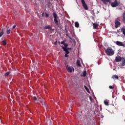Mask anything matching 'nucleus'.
<instances>
[{"label": "nucleus", "instance_id": "obj_35", "mask_svg": "<svg viewBox=\"0 0 125 125\" xmlns=\"http://www.w3.org/2000/svg\"><path fill=\"white\" fill-rule=\"evenodd\" d=\"M67 50H71V48H67Z\"/></svg>", "mask_w": 125, "mask_h": 125}, {"label": "nucleus", "instance_id": "obj_17", "mask_svg": "<svg viewBox=\"0 0 125 125\" xmlns=\"http://www.w3.org/2000/svg\"><path fill=\"white\" fill-rule=\"evenodd\" d=\"M112 78L113 79L118 80L119 77L118 75H114L113 76H112Z\"/></svg>", "mask_w": 125, "mask_h": 125}, {"label": "nucleus", "instance_id": "obj_29", "mask_svg": "<svg viewBox=\"0 0 125 125\" xmlns=\"http://www.w3.org/2000/svg\"><path fill=\"white\" fill-rule=\"evenodd\" d=\"M33 100H34V101H37V98L36 96H34V97H33Z\"/></svg>", "mask_w": 125, "mask_h": 125}, {"label": "nucleus", "instance_id": "obj_5", "mask_svg": "<svg viewBox=\"0 0 125 125\" xmlns=\"http://www.w3.org/2000/svg\"><path fill=\"white\" fill-rule=\"evenodd\" d=\"M119 4V3L118 1L115 0L114 2H112L111 3V6H112V7H117V6H118Z\"/></svg>", "mask_w": 125, "mask_h": 125}, {"label": "nucleus", "instance_id": "obj_23", "mask_svg": "<svg viewBox=\"0 0 125 125\" xmlns=\"http://www.w3.org/2000/svg\"><path fill=\"white\" fill-rule=\"evenodd\" d=\"M6 32H7V34H8V35H9V34H10L11 33V29L7 28L6 30Z\"/></svg>", "mask_w": 125, "mask_h": 125}, {"label": "nucleus", "instance_id": "obj_20", "mask_svg": "<svg viewBox=\"0 0 125 125\" xmlns=\"http://www.w3.org/2000/svg\"><path fill=\"white\" fill-rule=\"evenodd\" d=\"M2 45L3 46H5V45H7V42H6V41L5 40H3L2 42Z\"/></svg>", "mask_w": 125, "mask_h": 125}, {"label": "nucleus", "instance_id": "obj_6", "mask_svg": "<svg viewBox=\"0 0 125 125\" xmlns=\"http://www.w3.org/2000/svg\"><path fill=\"white\" fill-rule=\"evenodd\" d=\"M81 2L82 3L83 8H84L85 9V10H88V6H87L86 4L85 3L84 0H81Z\"/></svg>", "mask_w": 125, "mask_h": 125}, {"label": "nucleus", "instance_id": "obj_10", "mask_svg": "<svg viewBox=\"0 0 125 125\" xmlns=\"http://www.w3.org/2000/svg\"><path fill=\"white\" fill-rule=\"evenodd\" d=\"M61 47L62 49L63 50V51L65 52V54H69V51L68 50V49H66V48H65L63 45H62Z\"/></svg>", "mask_w": 125, "mask_h": 125}, {"label": "nucleus", "instance_id": "obj_7", "mask_svg": "<svg viewBox=\"0 0 125 125\" xmlns=\"http://www.w3.org/2000/svg\"><path fill=\"white\" fill-rule=\"evenodd\" d=\"M121 25V23L120 22V20L119 19H116L115 21V27L116 28H118V27H120Z\"/></svg>", "mask_w": 125, "mask_h": 125}, {"label": "nucleus", "instance_id": "obj_32", "mask_svg": "<svg viewBox=\"0 0 125 125\" xmlns=\"http://www.w3.org/2000/svg\"><path fill=\"white\" fill-rule=\"evenodd\" d=\"M54 45H57V41H56L54 42Z\"/></svg>", "mask_w": 125, "mask_h": 125}, {"label": "nucleus", "instance_id": "obj_1", "mask_svg": "<svg viewBox=\"0 0 125 125\" xmlns=\"http://www.w3.org/2000/svg\"><path fill=\"white\" fill-rule=\"evenodd\" d=\"M104 52L108 56H112L114 54V51L110 47H108Z\"/></svg>", "mask_w": 125, "mask_h": 125}, {"label": "nucleus", "instance_id": "obj_31", "mask_svg": "<svg viewBox=\"0 0 125 125\" xmlns=\"http://www.w3.org/2000/svg\"><path fill=\"white\" fill-rule=\"evenodd\" d=\"M89 100H90V101H92L93 99L91 96H89Z\"/></svg>", "mask_w": 125, "mask_h": 125}, {"label": "nucleus", "instance_id": "obj_15", "mask_svg": "<svg viewBox=\"0 0 125 125\" xmlns=\"http://www.w3.org/2000/svg\"><path fill=\"white\" fill-rule=\"evenodd\" d=\"M104 104L106 106H108L109 105V100H104Z\"/></svg>", "mask_w": 125, "mask_h": 125}, {"label": "nucleus", "instance_id": "obj_21", "mask_svg": "<svg viewBox=\"0 0 125 125\" xmlns=\"http://www.w3.org/2000/svg\"><path fill=\"white\" fill-rule=\"evenodd\" d=\"M84 87L85 89L86 90V91L88 93H90V91H89V89L88 88V87H87L86 85H84Z\"/></svg>", "mask_w": 125, "mask_h": 125}, {"label": "nucleus", "instance_id": "obj_11", "mask_svg": "<svg viewBox=\"0 0 125 125\" xmlns=\"http://www.w3.org/2000/svg\"><path fill=\"white\" fill-rule=\"evenodd\" d=\"M122 66H125V58L124 57H122Z\"/></svg>", "mask_w": 125, "mask_h": 125}, {"label": "nucleus", "instance_id": "obj_3", "mask_svg": "<svg viewBox=\"0 0 125 125\" xmlns=\"http://www.w3.org/2000/svg\"><path fill=\"white\" fill-rule=\"evenodd\" d=\"M54 21L56 25H58V17L56 13H53Z\"/></svg>", "mask_w": 125, "mask_h": 125}, {"label": "nucleus", "instance_id": "obj_8", "mask_svg": "<svg viewBox=\"0 0 125 125\" xmlns=\"http://www.w3.org/2000/svg\"><path fill=\"white\" fill-rule=\"evenodd\" d=\"M122 60V57L120 56H116L115 58V62H119Z\"/></svg>", "mask_w": 125, "mask_h": 125}, {"label": "nucleus", "instance_id": "obj_24", "mask_svg": "<svg viewBox=\"0 0 125 125\" xmlns=\"http://www.w3.org/2000/svg\"><path fill=\"white\" fill-rule=\"evenodd\" d=\"M64 48H66V49H68V43H65L64 45Z\"/></svg>", "mask_w": 125, "mask_h": 125}, {"label": "nucleus", "instance_id": "obj_13", "mask_svg": "<svg viewBox=\"0 0 125 125\" xmlns=\"http://www.w3.org/2000/svg\"><path fill=\"white\" fill-rule=\"evenodd\" d=\"M99 26V24L97 23H94L93 24V27L94 29H97Z\"/></svg>", "mask_w": 125, "mask_h": 125}, {"label": "nucleus", "instance_id": "obj_12", "mask_svg": "<svg viewBox=\"0 0 125 125\" xmlns=\"http://www.w3.org/2000/svg\"><path fill=\"white\" fill-rule=\"evenodd\" d=\"M101 1H103L104 4H107V2H109V3L111 2L109 0H101Z\"/></svg>", "mask_w": 125, "mask_h": 125}, {"label": "nucleus", "instance_id": "obj_34", "mask_svg": "<svg viewBox=\"0 0 125 125\" xmlns=\"http://www.w3.org/2000/svg\"><path fill=\"white\" fill-rule=\"evenodd\" d=\"M65 58H68V54H65L64 55Z\"/></svg>", "mask_w": 125, "mask_h": 125}, {"label": "nucleus", "instance_id": "obj_14", "mask_svg": "<svg viewBox=\"0 0 125 125\" xmlns=\"http://www.w3.org/2000/svg\"><path fill=\"white\" fill-rule=\"evenodd\" d=\"M76 64L79 67H81L82 66V65H81V61L80 60H78L77 61Z\"/></svg>", "mask_w": 125, "mask_h": 125}, {"label": "nucleus", "instance_id": "obj_18", "mask_svg": "<svg viewBox=\"0 0 125 125\" xmlns=\"http://www.w3.org/2000/svg\"><path fill=\"white\" fill-rule=\"evenodd\" d=\"M75 26L76 28H79V27H80V23H79V22L76 21L75 22Z\"/></svg>", "mask_w": 125, "mask_h": 125}, {"label": "nucleus", "instance_id": "obj_19", "mask_svg": "<svg viewBox=\"0 0 125 125\" xmlns=\"http://www.w3.org/2000/svg\"><path fill=\"white\" fill-rule=\"evenodd\" d=\"M4 34V31L3 29H2V30L0 32V38H1Z\"/></svg>", "mask_w": 125, "mask_h": 125}, {"label": "nucleus", "instance_id": "obj_4", "mask_svg": "<svg viewBox=\"0 0 125 125\" xmlns=\"http://www.w3.org/2000/svg\"><path fill=\"white\" fill-rule=\"evenodd\" d=\"M44 30H48L49 32H50V33H52V31H53L52 28H51V27H50V26L49 25H45L44 27Z\"/></svg>", "mask_w": 125, "mask_h": 125}, {"label": "nucleus", "instance_id": "obj_2", "mask_svg": "<svg viewBox=\"0 0 125 125\" xmlns=\"http://www.w3.org/2000/svg\"><path fill=\"white\" fill-rule=\"evenodd\" d=\"M66 68L68 73H71L75 71V69L74 68V67L69 66V65H67L66 66Z\"/></svg>", "mask_w": 125, "mask_h": 125}, {"label": "nucleus", "instance_id": "obj_26", "mask_svg": "<svg viewBox=\"0 0 125 125\" xmlns=\"http://www.w3.org/2000/svg\"><path fill=\"white\" fill-rule=\"evenodd\" d=\"M65 42H66V40H64V41L61 42V44H62L64 45V44L65 43Z\"/></svg>", "mask_w": 125, "mask_h": 125}, {"label": "nucleus", "instance_id": "obj_30", "mask_svg": "<svg viewBox=\"0 0 125 125\" xmlns=\"http://www.w3.org/2000/svg\"><path fill=\"white\" fill-rule=\"evenodd\" d=\"M109 89H113V87L112 86H111V85H110L109 86Z\"/></svg>", "mask_w": 125, "mask_h": 125}, {"label": "nucleus", "instance_id": "obj_37", "mask_svg": "<svg viewBox=\"0 0 125 125\" xmlns=\"http://www.w3.org/2000/svg\"><path fill=\"white\" fill-rule=\"evenodd\" d=\"M59 45H60V42H59Z\"/></svg>", "mask_w": 125, "mask_h": 125}, {"label": "nucleus", "instance_id": "obj_16", "mask_svg": "<svg viewBox=\"0 0 125 125\" xmlns=\"http://www.w3.org/2000/svg\"><path fill=\"white\" fill-rule=\"evenodd\" d=\"M123 22L125 24V11L123 14Z\"/></svg>", "mask_w": 125, "mask_h": 125}, {"label": "nucleus", "instance_id": "obj_27", "mask_svg": "<svg viewBox=\"0 0 125 125\" xmlns=\"http://www.w3.org/2000/svg\"><path fill=\"white\" fill-rule=\"evenodd\" d=\"M45 17L46 18L49 17V15H48V14H47V13H45Z\"/></svg>", "mask_w": 125, "mask_h": 125}, {"label": "nucleus", "instance_id": "obj_33", "mask_svg": "<svg viewBox=\"0 0 125 125\" xmlns=\"http://www.w3.org/2000/svg\"><path fill=\"white\" fill-rule=\"evenodd\" d=\"M16 25H14L13 26V29H15V28H16Z\"/></svg>", "mask_w": 125, "mask_h": 125}, {"label": "nucleus", "instance_id": "obj_22", "mask_svg": "<svg viewBox=\"0 0 125 125\" xmlns=\"http://www.w3.org/2000/svg\"><path fill=\"white\" fill-rule=\"evenodd\" d=\"M121 31V32H123V35H124V36H125V28H122Z\"/></svg>", "mask_w": 125, "mask_h": 125}, {"label": "nucleus", "instance_id": "obj_28", "mask_svg": "<svg viewBox=\"0 0 125 125\" xmlns=\"http://www.w3.org/2000/svg\"><path fill=\"white\" fill-rule=\"evenodd\" d=\"M83 75L84 77H85V76H86V71H84V72H83Z\"/></svg>", "mask_w": 125, "mask_h": 125}, {"label": "nucleus", "instance_id": "obj_9", "mask_svg": "<svg viewBox=\"0 0 125 125\" xmlns=\"http://www.w3.org/2000/svg\"><path fill=\"white\" fill-rule=\"evenodd\" d=\"M116 44L119 46H121V47H125L124 44L123 42L119 41H117L116 42Z\"/></svg>", "mask_w": 125, "mask_h": 125}, {"label": "nucleus", "instance_id": "obj_36", "mask_svg": "<svg viewBox=\"0 0 125 125\" xmlns=\"http://www.w3.org/2000/svg\"><path fill=\"white\" fill-rule=\"evenodd\" d=\"M43 15H44V13H43L42 14V16L43 17Z\"/></svg>", "mask_w": 125, "mask_h": 125}, {"label": "nucleus", "instance_id": "obj_25", "mask_svg": "<svg viewBox=\"0 0 125 125\" xmlns=\"http://www.w3.org/2000/svg\"><path fill=\"white\" fill-rule=\"evenodd\" d=\"M11 73V72H7L5 73V76H8Z\"/></svg>", "mask_w": 125, "mask_h": 125}]
</instances>
